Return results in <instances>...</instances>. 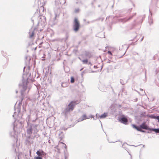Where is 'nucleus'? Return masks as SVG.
<instances>
[{
  "label": "nucleus",
  "mask_w": 159,
  "mask_h": 159,
  "mask_svg": "<svg viewBox=\"0 0 159 159\" xmlns=\"http://www.w3.org/2000/svg\"><path fill=\"white\" fill-rule=\"evenodd\" d=\"M90 117L91 118H93V115H91L90 116Z\"/></svg>",
  "instance_id": "c9c22d12"
},
{
  "label": "nucleus",
  "mask_w": 159,
  "mask_h": 159,
  "mask_svg": "<svg viewBox=\"0 0 159 159\" xmlns=\"http://www.w3.org/2000/svg\"><path fill=\"white\" fill-rule=\"evenodd\" d=\"M42 18H43V19H44V20L45 21L46 20H45V17L44 16H43L42 17Z\"/></svg>",
  "instance_id": "72a5a7b5"
},
{
  "label": "nucleus",
  "mask_w": 159,
  "mask_h": 159,
  "mask_svg": "<svg viewBox=\"0 0 159 159\" xmlns=\"http://www.w3.org/2000/svg\"><path fill=\"white\" fill-rule=\"evenodd\" d=\"M80 11V9L79 8H77L75 9V13H78Z\"/></svg>",
  "instance_id": "b1692460"
},
{
  "label": "nucleus",
  "mask_w": 159,
  "mask_h": 159,
  "mask_svg": "<svg viewBox=\"0 0 159 159\" xmlns=\"http://www.w3.org/2000/svg\"><path fill=\"white\" fill-rule=\"evenodd\" d=\"M88 64H89V65H90V66H92V64L91 63V62H89Z\"/></svg>",
  "instance_id": "f704fd0d"
},
{
  "label": "nucleus",
  "mask_w": 159,
  "mask_h": 159,
  "mask_svg": "<svg viewBox=\"0 0 159 159\" xmlns=\"http://www.w3.org/2000/svg\"><path fill=\"white\" fill-rule=\"evenodd\" d=\"M65 148L66 149V144H65Z\"/></svg>",
  "instance_id": "58836bf2"
},
{
  "label": "nucleus",
  "mask_w": 159,
  "mask_h": 159,
  "mask_svg": "<svg viewBox=\"0 0 159 159\" xmlns=\"http://www.w3.org/2000/svg\"><path fill=\"white\" fill-rule=\"evenodd\" d=\"M36 154L40 157H43L46 155L47 153L44 152L42 150L39 149L36 152Z\"/></svg>",
  "instance_id": "6e6552de"
},
{
  "label": "nucleus",
  "mask_w": 159,
  "mask_h": 159,
  "mask_svg": "<svg viewBox=\"0 0 159 159\" xmlns=\"http://www.w3.org/2000/svg\"><path fill=\"white\" fill-rule=\"evenodd\" d=\"M28 120L27 121V125L26 126L27 133L28 134L30 135L33 133L35 136L36 134L39 131L38 128L39 125L30 123L29 121L31 119L30 116L29 115L28 116Z\"/></svg>",
  "instance_id": "f257e3e1"
},
{
  "label": "nucleus",
  "mask_w": 159,
  "mask_h": 159,
  "mask_svg": "<svg viewBox=\"0 0 159 159\" xmlns=\"http://www.w3.org/2000/svg\"><path fill=\"white\" fill-rule=\"evenodd\" d=\"M143 38H142V39H141V41H142L143 40Z\"/></svg>",
  "instance_id": "ea45409f"
},
{
  "label": "nucleus",
  "mask_w": 159,
  "mask_h": 159,
  "mask_svg": "<svg viewBox=\"0 0 159 159\" xmlns=\"http://www.w3.org/2000/svg\"><path fill=\"white\" fill-rule=\"evenodd\" d=\"M132 126L133 128H134L136 129L137 128V127H138L137 126H136L135 125H134V124L132 125Z\"/></svg>",
  "instance_id": "c85d7f7f"
},
{
  "label": "nucleus",
  "mask_w": 159,
  "mask_h": 159,
  "mask_svg": "<svg viewBox=\"0 0 159 159\" xmlns=\"http://www.w3.org/2000/svg\"><path fill=\"white\" fill-rule=\"evenodd\" d=\"M79 103V102L77 100L72 101L69 104L68 107L70 110L72 111L74 109L75 106Z\"/></svg>",
  "instance_id": "39448f33"
},
{
  "label": "nucleus",
  "mask_w": 159,
  "mask_h": 159,
  "mask_svg": "<svg viewBox=\"0 0 159 159\" xmlns=\"http://www.w3.org/2000/svg\"><path fill=\"white\" fill-rule=\"evenodd\" d=\"M94 68H98V67H97V66H94Z\"/></svg>",
  "instance_id": "e433bc0d"
},
{
  "label": "nucleus",
  "mask_w": 159,
  "mask_h": 159,
  "mask_svg": "<svg viewBox=\"0 0 159 159\" xmlns=\"http://www.w3.org/2000/svg\"><path fill=\"white\" fill-rule=\"evenodd\" d=\"M108 52V53L109 54H110V55H111V56H112V53L110 51H108V52Z\"/></svg>",
  "instance_id": "7c9ffc66"
},
{
  "label": "nucleus",
  "mask_w": 159,
  "mask_h": 159,
  "mask_svg": "<svg viewBox=\"0 0 159 159\" xmlns=\"http://www.w3.org/2000/svg\"><path fill=\"white\" fill-rule=\"evenodd\" d=\"M57 16V15H56H56H55V17H54V20H55V19H56Z\"/></svg>",
  "instance_id": "4c0bfd02"
},
{
  "label": "nucleus",
  "mask_w": 159,
  "mask_h": 159,
  "mask_svg": "<svg viewBox=\"0 0 159 159\" xmlns=\"http://www.w3.org/2000/svg\"><path fill=\"white\" fill-rule=\"evenodd\" d=\"M109 57L110 58H111V59L112 58V57H111V56H110Z\"/></svg>",
  "instance_id": "49530a36"
},
{
  "label": "nucleus",
  "mask_w": 159,
  "mask_h": 159,
  "mask_svg": "<svg viewBox=\"0 0 159 159\" xmlns=\"http://www.w3.org/2000/svg\"><path fill=\"white\" fill-rule=\"evenodd\" d=\"M37 30L36 28H31L29 31V38L30 39H34V34L37 32Z\"/></svg>",
  "instance_id": "423d86ee"
},
{
  "label": "nucleus",
  "mask_w": 159,
  "mask_h": 159,
  "mask_svg": "<svg viewBox=\"0 0 159 159\" xmlns=\"http://www.w3.org/2000/svg\"><path fill=\"white\" fill-rule=\"evenodd\" d=\"M107 113H104V114L102 115L101 116H99V117L100 119L105 118L107 116Z\"/></svg>",
  "instance_id": "f3484780"
},
{
  "label": "nucleus",
  "mask_w": 159,
  "mask_h": 159,
  "mask_svg": "<svg viewBox=\"0 0 159 159\" xmlns=\"http://www.w3.org/2000/svg\"><path fill=\"white\" fill-rule=\"evenodd\" d=\"M135 15V14H134V15H133L131 16H130L129 17V18H123L122 19H120V21L123 23H125V22L126 21L129 20L130 19L132 18L133 16Z\"/></svg>",
  "instance_id": "f8f14e48"
},
{
  "label": "nucleus",
  "mask_w": 159,
  "mask_h": 159,
  "mask_svg": "<svg viewBox=\"0 0 159 159\" xmlns=\"http://www.w3.org/2000/svg\"><path fill=\"white\" fill-rule=\"evenodd\" d=\"M23 111H25V108H24V105H23Z\"/></svg>",
  "instance_id": "473e14b6"
},
{
  "label": "nucleus",
  "mask_w": 159,
  "mask_h": 159,
  "mask_svg": "<svg viewBox=\"0 0 159 159\" xmlns=\"http://www.w3.org/2000/svg\"><path fill=\"white\" fill-rule=\"evenodd\" d=\"M32 20V21L33 22H34V20H33V19H32V20Z\"/></svg>",
  "instance_id": "a18cd8bd"
},
{
  "label": "nucleus",
  "mask_w": 159,
  "mask_h": 159,
  "mask_svg": "<svg viewBox=\"0 0 159 159\" xmlns=\"http://www.w3.org/2000/svg\"><path fill=\"white\" fill-rule=\"evenodd\" d=\"M21 122L19 120H16L15 121L14 123L13 129L15 131H16V129L20 128L21 126Z\"/></svg>",
  "instance_id": "20e7f679"
},
{
  "label": "nucleus",
  "mask_w": 159,
  "mask_h": 159,
  "mask_svg": "<svg viewBox=\"0 0 159 159\" xmlns=\"http://www.w3.org/2000/svg\"><path fill=\"white\" fill-rule=\"evenodd\" d=\"M31 138V136L30 135H29V136L26 137V139L25 141V143L26 144H29L30 142V139Z\"/></svg>",
  "instance_id": "4468645a"
},
{
  "label": "nucleus",
  "mask_w": 159,
  "mask_h": 159,
  "mask_svg": "<svg viewBox=\"0 0 159 159\" xmlns=\"http://www.w3.org/2000/svg\"><path fill=\"white\" fill-rule=\"evenodd\" d=\"M140 127L141 129H148L150 131L151 129V128L148 127V126L146 125L145 123H143L141 125H140Z\"/></svg>",
  "instance_id": "1a4fd4ad"
},
{
  "label": "nucleus",
  "mask_w": 159,
  "mask_h": 159,
  "mask_svg": "<svg viewBox=\"0 0 159 159\" xmlns=\"http://www.w3.org/2000/svg\"><path fill=\"white\" fill-rule=\"evenodd\" d=\"M150 131H154L156 133H159V128L155 129V128H151Z\"/></svg>",
  "instance_id": "dca6fc26"
},
{
  "label": "nucleus",
  "mask_w": 159,
  "mask_h": 159,
  "mask_svg": "<svg viewBox=\"0 0 159 159\" xmlns=\"http://www.w3.org/2000/svg\"><path fill=\"white\" fill-rule=\"evenodd\" d=\"M141 128H140V127L139 126V127H138H138H137V128L136 129V130H137L139 131H140V130L141 129Z\"/></svg>",
  "instance_id": "c756f323"
},
{
  "label": "nucleus",
  "mask_w": 159,
  "mask_h": 159,
  "mask_svg": "<svg viewBox=\"0 0 159 159\" xmlns=\"http://www.w3.org/2000/svg\"><path fill=\"white\" fill-rule=\"evenodd\" d=\"M129 154L130 155V157H131V159H132V157H131V155L130 154Z\"/></svg>",
  "instance_id": "c03bdc74"
},
{
  "label": "nucleus",
  "mask_w": 159,
  "mask_h": 159,
  "mask_svg": "<svg viewBox=\"0 0 159 159\" xmlns=\"http://www.w3.org/2000/svg\"><path fill=\"white\" fill-rule=\"evenodd\" d=\"M25 67H24V69H23V71H24V70H25Z\"/></svg>",
  "instance_id": "a19ab883"
},
{
  "label": "nucleus",
  "mask_w": 159,
  "mask_h": 159,
  "mask_svg": "<svg viewBox=\"0 0 159 159\" xmlns=\"http://www.w3.org/2000/svg\"><path fill=\"white\" fill-rule=\"evenodd\" d=\"M140 90L142 91V93L141 95H144L145 94V92L144 91H143V90L142 89H140Z\"/></svg>",
  "instance_id": "a878e982"
},
{
  "label": "nucleus",
  "mask_w": 159,
  "mask_h": 159,
  "mask_svg": "<svg viewBox=\"0 0 159 159\" xmlns=\"http://www.w3.org/2000/svg\"><path fill=\"white\" fill-rule=\"evenodd\" d=\"M70 111H71L70 110L68 107H67L64 110L63 113L65 114V115H66V114L68 112H69Z\"/></svg>",
  "instance_id": "2eb2a0df"
},
{
  "label": "nucleus",
  "mask_w": 159,
  "mask_h": 159,
  "mask_svg": "<svg viewBox=\"0 0 159 159\" xmlns=\"http://www.w3.org/2000/svg\"><path fill=\"white\" fill-rule=\"evenodd\" d=\"M140 131L142 132H143V133L145 132V131L142 130V129H141L140 130V131Z\"/></svg>",
  "instance_id": "2f4dec72"
},
{
  "label": "nucleus",
  "mask_w": 159,
  "mask_h": 159,
  "mask_svg": "<svg viewBox=\"0 0 159 159\" xmlns=\"http://www.w3.org/2000/svg\"><path fill=\"white\" fill-rule=\"evenodd\" d=\"M120 83L122 85H124L125 84L124 82H123V80H120Z\"/></svg>",
  "instance_id": "bb28decb"
},
{
  "label": "nucleus",
  "mask_w": 159,
  "mask_h": 159,
  "mask_svg": "<svg viewBox=\"0 0 159 159\" xmlns=\"http://www.w3.org/2000/svg\"><path fill=\"white\" fill-rule=\"evenodd\" d=\"M80 23L76 18H75L73 25V29L74 30L75 32H77L80 28Z\"/></svg>",
  "instance_id": "7ed1b4c3"
},
{
  "label": "nucleus",
  "mask_w": 159,
  "mask_h": 159,
  "mask_svg": "<svg viewBox=\"0 0 159 159\" xmlns=\"http://www.w3.org/2000/svg\"><path fill=\"white\" fill-rule=\"evenodd\" d=\"M148 22H149V23L150 25H151L153 23V21H152V19L151 17L150 16L149 17Z\"/></svg>",
  "instance_id": "6ab92c4d"
},
{
  "label": "nucleus",
  "mask_w": 159,
  "mask_h": 159,
  "mask_svg": "<svg viewBox=\"0 0 159 159\" xmlns=\"http://www.w3.org/2000/svg\"><path fill=\"white\" fill-rule=\"evenodd\" d=\"M61 86L63 87H66L67 86V84L66 83H62Z\"/></svg>",
  "instance_id": "aec40b11"
},
{
  "label": "nucleus",
  "mask_w": 159,
  "mask_h": 159,
  "mask_svg": "<svg viewBox=\"0 0 159 159\" xmlns=\"http://www.w3.org/2000/svg\"><path fill=\"white\" fill-rule=\"evenodd\" d=\"M119 120L122 123L126 125L127 124V122L128 121V120L126 118L124 117H121L120 118V119Z\"/></svg>",
  "instance_id": "9b49d317"
},
{
  "label": "nucleus",
  "mask_w": 159,
  "mask_h": 159,
  "mask_svg": "<svg viewBox=\"0 0 159 159\" xmlns=\"http://www.w3.org/2000/svg\"><path fill=\"white\" fill-rule=\"evenodd\" d=\"M149 117L151 118L157 119L159 122V116H156L154 114H152L149 115Z\"/></svg>",
  "instance_id": "ddd939ff"
},
{
  "label": "nucleus",
  "mask_w": 159,
  "mask_h": 159,
  "mask_svg": "<svg viewBox=\"0 0 159 159\" xmlns=\"http://www.w3.org/2000/svg\"><path fill=\"white\" fill-rule=\"evenodd\" d=\"M110 61H110V60H109V61H107V63H110Z\"/></svg>",
  "instance_id": "37998d69"
},
{
  "label": "nucleus",
  "mask_w": 159,
  "mask_h": 159,
  "mask_svg": "<svg viewBox=\"0 0 159 159\" xmlns=\"http://www.w3.org/2000/svg\"><path fill=\"white\" fill-rule=\"evenodd\" d=\"M24 75H23L24 76ZM22 84H19L20 88V93L21 96L23 98L25 97V94L28 93L30 90V88H29L28 90L26 91L27 90V85L28 83L27 79H25L24 78V77L23 76V79L22 80Z\"/></svg>",
  "instance_id": "f03ea898"
},
{
  "label": "nucleus",
  "mask_w": 159,
  "mask_h": 159,
  "mask_svg": "<svg viewBox=\"0 0 159 159\" xmlns=\"http://www.w3.org/2000/svg\"><path fill=\"white\" fill-rule=\"evenodd\" d=\"M75 79L74 77H71V80H70V82L73 83H74L75 82Z\"/></svg>",
  "instance_id": "4be33fe9"
},
{
  "label": "nucleus",
  "mask_w": 159,
  "mask_h": 159,
  "mask_svg": "<svg viewBox=\"0 0 159 159\" xmlns=\"http://www.w3.org/2000/svg\"><path fill=\"white\" fill-rule=\"evenodd\" d=\"M109 142L110 143H112V142H109Z\"/></svg>",
  "instance_id": "09e8293b"
},
{
  "label": "nucleus",
  "mask_w": 159,
  "mask_h": 159,
  "mask_svg": "<svg viewBox=\"0 0 159 159\" xmlns=\"http://www.w3.org/2000/svg\"><path fill=\"white\" fill-rule=\"evenodd\" d=\"M16 93H17V91H16Z\"/></svg>",
  "instance_id": "8fccbe9b"
},
{
  "label": "nucleus",
  "mask_w": 159,
  "mask_h": 159,
  "mask_svg": "<svg viewBox=\"0 0 159 159\" xmlns=\"http://www.w3.org/2000/svg\"><path fill=\"white\" fill-rule=\"evenodd\" d=\"M88 119H89V118L85 114H84L78 119V122H80Z\"/></svg>",
  "instance_id": "9d476101"
},
{
  "label": "nucleus",
  "mask_w": 159,
  "mask_h": 159,
  "mask_svg": "<svg viewBox=\"0 0 159 159\" xmlns=\"http://www.w3.org/2000/svg\"><path fill=\"white\" fill-rule=\"evenodd\" d=\"M83 64H87L88 62V60L87 59H86L82 61Z\"/></svg>",
  "instance_id": "412c9836"
},
{
  "label": "nucleus",
  "mask_w": 159,
  "mask_h": 159,
  "mask_svg": "<svg viewBox=\"0 0 159 159\" xmlns=\"http://www.w3.org/2000/svg\"><path fill=\"white\" fill-rule=\"evenodd\" d=\"M28 78H27V79H27V80H28Z\"/></svg>",
  "instance_id": "603ef678"
},
{
  "label": "nucleus",
  "mask_w": 159,
  "mask_h": 159,
  "mask_svg": "<svg viewBox=\"0 0 159 159\" xmlns=\"http://www.w3.org/2000/svg\"><path fill=\"white\" fill-rule=\"evenodd\" d=\"M22 100H23V99H22L21 102H19L18 106V107H17V108H16V107H15V111L14 112V115H13V116H12L13 117H14V116L15 115H16L17 114V113H18V114L20 112V107L21 105V101H22Z\"/></svg>",
  "instance_id": "0eeeda50"
},
{
  "label": "nucleus",
  "mask_w": 159,
  "mask_h": 159,
  "mask_svg": "<svg viewBox=\"0 0 159 159\" xmlns=\"http://www.w3.org/2000/svg\"><path fill=\"white\" fill-rule=\"evenodd\" d=\"M151 133V132H150L149 131L148 132V133Z\"/></svg>",
  "instance_id": "79ce46f5"
},
{
  "label": "nucleus",
  "mask_w": 159,
  "mask_h": 159,
  "mask_svg": "<svg viewBox=\"0 0 159 159\" xmlns=\"http://www.w3.org/2000/svg\"><path fill=\"white\" fill-rule=\"evenodd\" d=\"M85 55L87 57H90L91 55L89 52L86 51L85 53Z\"/></svg>",
  "instance_id": "a211bd4d"
},
{
  "label": "nucleus",
  "mask_w": 159,
  "mask_h": 159,
  "mask_svg": "<svg viewBox=\"0 0 159 159\" xmlns=\"http://www.w3.org/2000/svg\"><path fill=\"white\" fill-rule=\"evenodd\" d=\"M15 151H16V149H15Z\"/></svg>",
  "instance_id": "3c124183"
},
{
  "label": "nucleus",
  "mask_w": 159,
  "mask_h": 159,
  "mask_svg": "<svg viewBox=\"0 0 159 159\" xmlns=\"http://www.w3.org/2000/svg\"><path fill=\"white\" fill-rule=\"evenodd\" d=\"M43 23H44V25H45V23L44 22H43Z\"/></svg>",
  "instance_id": "de8ad7c7"
},
{
  "label": "nucleus",
  "mask_w": 159,
  "mask_h": 159,
  "mask_svg": "<svg viewBox=\"0 0 159 159\" xmlns=\"http://www.w3.org/2000/svg\"><path fill=\"white\" fill-rule=\"evenodd\" d=\"M127 145V143H123L122 146V147L124 148H125V149H126V145Z\"/></svg>",
  "instance_id": "393cba45"
},
{
  "label": "nucleus",
  "mask_w": 159,
  "mask_h": 159,
  "mask_svg": "<svg viewBox=\"0 0 159 159\" xmlns=\"http://www.w3.org/2000/svg\"><path fill=\"white\" fill-rule=\"evenodd\" d=\"M35 159H42V158L41 157L38 156V157H35Z\"/></svg>",
  "instance_id": "cd10ccee"
},
{
  "label": "nucleus",
  "mask_w": 159,
  "mask_h": 159,
  "mask_svg": "<svg viewBox=\"0 0 159 159\" xmlns=\"http://www.w3.org/2000/svg\"><path fill=\"white\" fill-rule=\"evenodd\" d=\"M33 115L35 116V119L34 120H31V121L33 122H34L37 119V117L36 116V115L35 114H33Z\"/></svg>",
  "instance_id": "5701e85b"
}]
</instances>
